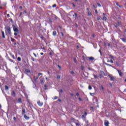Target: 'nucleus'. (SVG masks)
I'll list each match as a JSON object with an SVG mask.
<instances>
[{
    "label": "nucleus",
    "mask_w": 126,
    "mask_h": 126,
    "mask_svg": "<svg viewBox=\"0 0 126 126\" xmlns=\"http://www.w3.org/2000/svg\"><path fill=\"white\" fill-rule=\"evenodd\" d=\"M117 71H118L120 76H121V77L123 76V72H122V71L121 70H117Z\"/></svg>",
    "instance_id": "6"
},
{
    "label": "nucleus",
    "mask_w": 126,
    "mask_h": 126,
    "mask_svg": "<svg viewBox=\"0 0 126 126\" xmlns=\"http://www.w3.org/2000/svg\"><path fill=\"white\" fill-rule=\"evenodd\" d=\"M90 95H91V96H94V93H90Z\"/></svg>",
    "instance_id": "32"
},
{
    "label": "nucleus",
    "mask_w": 126,
    "mask_h": 126,
    "mask_svg": "<svg viewBox=\"0 0 126 126\" xmlns=\"http://www.w3.org/2000/svg\"><path fill=\"white\" fill-rule=\"evenodd\" d=\"M89 90H91V89H92V87H91V86H89Z\"/></svg>",
    "instance_id": "29"
},
{
    "label": "nucleus",
    "mask_w": 126,
    "mask_h": 126,
    "mask_svg": "<svg viewBox=\"0 0 126 126\" xmlns=\"http://www.w3.org/2000/svg\"><path fill=\"white\" fill-rule=\"evenodd\" d=\"M11 42H14V41H15V39L14 38H12V37H11Z\"/></svg>",
    "instance_id": "24"
},
{
    "label": "nucleus",
    "mask_w": 126,
    "mask_h": 126,
    "mask_svg": "<svg viewBox=\"0 0 126 126\" xmlns=\"http://www.w3.org/2000/svg\"><path fill=\"white\" fill-rule=\"evenodd\" d=\"M70 95L72 96H73V94H70Z\"/></svg>",
    "instance_id": "64"
},
{
    "label": "nucleus",
    "mask_w": 126,
    "mask_h": 126,
    "mask_svg": "<svg viewBox=\"0 0 126 126\" xmlns=\"http://www.w3.org/2000/svg\"><path fill=\"white\" fill-rule=\"evenodd\" d=\"M93 6L94 8H96V6H95L94 4V5H93Z\"/></svg>",
    "instance_id": "54"
},
{
    "label": "nucleus",
    "mask_w": 126,
    "mask_h": 126,
    "mask_svg": "<svg viewBox=\"0 0 126 126\" xmlns=\"http://www.w3.org/2000/svg\"><path fill=\"white\" fill-rule=\"evenodd\" d=\"M61 34H62V37H63V36H64L63 33L61 32Z\"/></svg>",
    "instance_id": "51"
},
{
    "label": "nucleus",
    "mask_w": 126,
    "mask_h": 126,
    "mask_svg": "<svg viewBox=\"0 0 126 126\" xmlns=\"http://www.w3.org/2000/svg\"><path fill=\"white\" fill-rule=\"evenodd\" d=\"M120 25H121V22H117V25H115L114 27H115V28H116V29H118V28L119 27H120Z\"/></svg>",
    "instance_id": "4"
},
{
    "label": "nucleus",
    "mask_w": 126,
    "mask_h": 126,
    "mask_svg": "<svg viewBox=\"0 0 126 126\" xmlns=\"http://www.w3.org/2000/svg\"><path fill=\"white\" fill-rule=\"evenodd\" d=\"M17 60H18L19 62H21V58H20V57H18Z\"/></svg>",
    "instance_id": "22"
},
{
    "label": "nucleus",
    "mask_w": 126,
    "mask_h": 126,
    "mask_svg": "<svg viewBox=\"0 0 126 126\" xmlns=\"http://www.w3.org/2000/svg\"><path fill=\"white\" fill-rule=\"evenodd\" d=\"M44 90H47V85H44Z\"/></svg>",
    "instance_id": "27"
},
{
    "label": "nucleus",
    "mask_w": 126,
    "mask_h": 126,
    "mask_svg": "<svg viewBox=\"0 0 126 126\" xmlns=\"http://www.w3.org/2000/svg\"><path fill=\"white\" fill-rule=\"evenodd\" d=\"M13 31H14V32H16L17 33L18 32V29H17V27H16V26L13 25Z\"/></svg>",
    "instance_id": "3"
},
{
    "label": "nucleus",
    "mask_w": 126,
    "mask_h": 126,
    "mask_svg": "<svg viewBox=\"0 0 126 126\" xmlns=\"http://www.w3.org/2000/svg\"><path fill=\"white\" fill-rule=\"evenodd\" d=\"M101 88L102 90H104V87H103V86H101Z\"/></svg>",
    "instance_id": "49"
},
{
    "label": "nucleus",
    "mask_w": 126,
    "mask_h": 126,
    "mask_svg": "<svg viewBox=\"0 0 126 126\" xmlns=\"http://www.w3.org/2000/svg\"><path fill=\"white\" fill-rule=\"evenodd\" d=\"M110 59H114V56L110 55Z\"/></svg>",
    "instance_id": "40"
},
{
    "label": "nucleus",
    "mask_w": 126,
    "mask_h": 126,
    "mask_svg": "<svg viewBox=\"0 0 126 126\" xmlns=\"http://www.w3.org/2000/svg\"><path fill=\"white\" fill-rule=\"evenodd\" d=\"M7 17H10V15H9V14H7Z\"/></svg>",
    "instance_id": "59"
},
{
    "label": "nucleus",
    "mask_w": 126,
    "mask_h": 126,
    "mask_svg": "<svg viewBox=\"0 0 126 126\" xmlns=\"http://www.w3.org/2000/svg\"><path fill=\"white\" fill-rule=\"evenodd\" d=\"M41 83H44V80H40Z\"/></svg>",
    "instance_id": "46"
},
{
    "label": "nucleus",
    "mask_w": 126,
    "mask_h": 126,
    "mask_svg": "<svg viewBox=\"0 0 126 126\" xmlns=\"http://www.w3.org/2000/svg\"><path fill=\"white\" fill-rule=\"evenodd\" d=\"M89 58V59L90 60V61H94V57H88Z\"/></svg>",
    "instance_id": "13"
},
{
    "label": "nucleus",
    "mask_w": 126,
    "mask_h": 126,
    "mask_svg": "<svg viewBox=\"0 0 126 126\" xmlns=\"http://www.w3.org/2000/svg\"><path fill=\"white\" fill-rule=\"evenodd\" d=\"M40 75H43V73H38V76H40Z\"/></svg>",
    "instance_id": "34"
},
{
    "label": "nucleus",
    "mask_w": 126,
    "mask_h": 126,
    "mask_svg": "<svg viewBox=\"0 0 126 126\" xmlns=\"http://www.w3.org/2000/svg\"><path fill=\"white\" fill-rule=\"evenodd\" d=\"M116 65H117V66H120V63L118 61L116 62Z\"/></svg>",
    "instance_id": "19"
},
{
    "label": "nucleus",
    "mask_w": 126,
    "mask_h": 126,
    "mask_svg": "<svg viewBox=\"0 0 126 126\" xmlns=\"http://www.w3.org/2000/svg\"><path fill=\"white\" fill-rule=\"evenodd\" d=\"M79 101H82V99H81V98H80V97H79Z\"/></svg>",
    "instance_id": "60"
},
{
    "label": "nucleus",
    "mask_w": 126,
    "mask_h": 126,
    "mask_svg": "<svg viewBox=\"0 0 126 126\" xmlns=\"http://www.w3.org/2000/svg\"><path fill=\"white\" fill-rule=\"evenodd\" d=\"M63 93V89H61L59 91V93Z\"/></svg>",
    "instance_id": "25"
},
{
    "label": "nucleus",
    "mask_w": 126,
    "mask_h": 126,
    "mask_svg": "<svg viewBox=\"0 0 126 126\" xmlns=\"http://www.w3.org/2000/svg\"><path fill=\"white\" fill-rule=\"evenodd\" d=\"M22 15V12L20 13V16H21Z\"/></svg>",
    "instance_id": "61"
},
{
    "label": "nucleus",
    "mask_w": 126,
    "mask_h": 126,
    "mask_svg": "<svg viewBox=\"0 0 126 126\" xmlns=\"http://www.w3.org/2000/svg\"><path fill=\"white\" fill-rule=\"evenodd\" d=\"M108 77L110 78L111 81H116V79H115V77L113 76V75H109Z\"/></svg>",
    "instance_id": "2"
},
{
    "label": "nucleus",
    "mask_w": 126,
    "mask_h": 126,
    "mask_svg": "<svg viewBox=\"0 0 126 126\" xmlns=\"http://www.w3.org/2000/svg\"><path fill=\"white\" fill-rule=\"evenodd\" d=\"M70 73H71V74H74V72L73 71H70Z\"/></svg>",
    "instance_id": "35"
},
{
    "label": "nucleus",
    "mask_w": 126,
    "mask_h": 126,
    "mask_svg": "<svg viewBox=\"0 0 126 126\" xmlns=\"http://www.w3.org/2000/svg\"><path fill=\"white\" fill-rule=\"evenodd\" d=\"M57 77V79H61V77L60 76V75H58Z\"/></svg>",
    "instance_id": "37"
},
{
    "label": "nucleus",
    "mask_w": 126,
    "mask_h": 126,
    "mask_svg": "<svg viewBox=\"0 0 126 126\" xmlns=\"http://www.w3.org/2000/svg\"><path fill=\"white\" fill-rule=\"evenodd\" d=\"M108 47H111V44L108 43Z\"/></svg>",
    "instance_id": "58"
},
{
    "label": "nucleus",
    "mask_w": 126,
    "mask_h": 126,
    "mask_svg": "<svg viewBox=\"0 0 126 126\" xmlns=\"http://www.w3.org/2000/svg\"><path fill=\"white\" fill-rule=\"evenodd\" d=\"M54 99H55V100L58 99V96H55Z\"/></svg>",
    "instance_id": "50"
},
{
    "label": "nucleus",
    "mask_w": 126,
    "mask_h": 126,
    "mask_svg": "<svg viewBox=\"0 0 126 126\" xmlns=\"http://www.w3.org/2000/svg\"><path fill=\"white\" fill-rule=\"evenodd\" d=\"M5 29L7 30V31L8 32V34H11V31L10 29V27H9V26H6L5 28Z\"/></svg>",
    "instance_id": "1"
},
{
    "label": "nucleus",
    "mask_w": 126,
    "mask_h": 126,
    "mask_svg": "<svg viewBox=\"0 0 126 126\" xmlns=\"http://www.w3.org/2000/svg\"><path fill=\"white\" fill-rule=\"evenodd\" d=\"M104 125L106 126H109V121L108 120H105L104 122Z\"/></svg>",
    "instance_id": "8"
},
{
    "label": "nucleus",
    "mask_w": 126,
    "mask_h": 126,
    "mask_svg": "<svg viewBox=\"0 0 126 126\" xmlns=\"http://www.w3.org/2000/svg\"><path fill=\"white\" fill-rule=\"evenodd\" d=\"M8 89H9L8 86H5V90H8Z\"/></svg>",
    "instance_id": "23"
},
{
    "label": "nucleus",
    "mask_w": 126,
    "mask_h": 126,
    "mask_svg": "<svg viewBox=\"0 0 126 126\" xmlns=\"http://www.w3.org/2000/svg\"><path fill=\"white\" fill-rule=\"evenodd\" d=\"M95 11L96 14L98 13V11H97V10H95Z\"/></svg>",
    "instance_id": "63"
},
{
    "label": "nucleus",
    "mask_w": 126,
    "mask_h": 126,
    "mask_svg": "<svg viewBox=\"0 0 126 126\" xmlns=\"http://www.w3.org/2000/svg\"><path fill=\"white\" fill-rule=\"evenodd\" d=\"M11 94L12 96H13V97H16V94H15V92H14V91H13L11 93Z\"/></svg>",
    "instance_id": "7"
},
{
    "label": "nucleus",
    "mask_w": 126,
    "mask_h": 126,
    "mask_svg": "<svg viewBox=\"0 0 126 126\" xmlns=\"http://www.w3.org/2000/svg\"><path fill=\"white\" fill-rule=\"evenodd\" d=\"M24 117L26 120H29L30 119L29 117L27 116V115H26V114L24 115Z\"/></svg>",
    "instance_id": "11"
},
{
    "label": "nucleus",
    "mask_w": 126,
    "mask_h": 126,
    "mask_svg": "<svg viewBox=\"0 0 126 126\" xmlns=\"http://www.w3.org/2000/svg\"><path fill=\"white\" fill-rule=\"evenodd\" d=\"M53 36H56V35H57V32L56 31H53Z\"/></svg>",
    "instance_id": "16"
},
{
    "label": "nucleus",
    "mask_w": 126,
    "mask_h": 126,
    "mask_svg": "<svg viewBox=\"0 0 126 126\" xmlns=\"http://www.w3.org/2000/svg\"><path fill=\"white\" fill-rule=\"evenodd\" d=\"M97 4L98 5V6H99V7H101V4L99 3H97Z\"/></svg>",
    "instance_id": "33"
},
{
    "label": "nucleus",
    "mask_w": 126,
    "mask_h": 126,
    "mask_svg": "<svg viewBox=\"0 0 126 126\" xmlns=\"http://www.w3.org/2000/svg\"><path fill=\"white\" fill-rule=\"evenodd\" d=\"M102 19L104 21H106V20H107V18L105 16H104L103 17Z\"/></svg>",
    "instance_id": "18"
},
{
    "label": "nucleus",
    "mask_w": 126,
    "mask_h": 126,
    "mask_svg": "<svg viewBox=\"0 0 126 126\" xmlns=\"http://www.w3.org/2000/svg\"><path fill=\"white\" fill-rule=\"evenodd\" d=\"M14 35L15 36H17L18 33H17V32H15V33H14Z\"/></svg>",
    "instance_id": "44"
},
{
    "label": "nucleus",
    "mask_w": 126,
    "mask_h": 126,
    "mask_svg": "<svg viewBox=\"0 0 126 126\" xmlns=\"http://www.w3.org/2000/svg\"><path fill=\"white\" fill-rule=\"evenodd\" d=\"M110 63H114V61H113V60H110Z\"/></svg>",
    "instance_id": "43"
},
{
    "label": "nucleus",
    "mask_w": 126,
    "mask_h": 126,
    "mask_svg": "<svg viewBox=\"0 0 126 126\" xmlns=\"http://www.w3.org/2000/svg\"><path fill=\"white\" fill-rule=\"evenodd\" d=\"M116 5H117V6H118L119 5V3H118L117 2H116Z\"/></svg>",
    "instance_id": "57"
},
{
    "label": "nucleus",
    "mask_w": 126,
    "mask_h": 126,
    "mask_svg": "<svg viewBox=\"0 0 126 126\" xmlns=\"http://www.w3.org/2000/svg\"><path fill=\"white\" fill-rule=\"evenodd\" d=\"M121 39H122V41H123V42H125V43H126V38H121Z\"/></svg>",
    "instance_id": "21"
},
{
    "label": "nucleus",
    "mask_w": 126,
    "mask_h": 126,
    "mask_svg": "<svg viewBox=\"0 0 126 126\" xmlns=\"http://www.w3.org/2000/svg\"><path fill=\"white\" fill-rule=\"evenodd\" d=\"M30 69H25V73H26V74H27V73H30Z\"/></svg>",
    "instance_id": "10"
},
{
    "label": "nucleus",
    "mask_w": 126,
    "mask_h": 126,
    "mask_svg": "<svg viewBox=\"0 0 126 126\" xmlns=\"http://www.w3.org/2000/svg\"><path fill=\"white\" fill-rule=\"evenodd\" d=\"M96 19H97V20H101V19L100 18V17H99V16L97 17Z\"/></svg>",
    "instance_id": "28"
},
{
    "label": "nucleus",
    "mask_w": 126,
    "mask_h": 126,
    "mask_svg": "<svg viewBox=\"0 0 126 126\" xmlns=\"http://www.w3.org/2000/svg\"><path fill=\"white\" fill-rule=\"evenodd\" d=\"M74 62L75 63H76L77 62H76V58H74Z\"/></svg>",
    "instance_id": "31"
},
{
    "label": "nucleus",
    "mask_w": 126,
    "mask_h": 126,
    "mask_svg": "<svg viewBox=\"0 0 126 126\" xmlns=\"http://www.w3.org/2000/svg\"><path fill=\"white\" fill-rule=\"evenodd\" d=\"M84 115H85V116H87V112H85Z\"/></svg>",
    "instance_id": "47"
},
{
    "label": "nucleus",
    "mask_w": 126,
    "mask_h": 126,
    "mask_svg": "<svg viewBox=\"0 0 126 126\" xmlns=\"http://www.w3.org/2000/svg\"><path fill=\"white\" fill-rule=\"evenodd\" d=\"M74 15L75 16V19H77L78 17V15H77V13H74Z\"/></svg>",
    "instance_id": "15"
},
{
    "label": "nucleus",
    "mask_w": 126,
    "mask_h": 126,
    "mask_svg": "<svg viewBox=\"0 0 126 126\" xmlns=\"http://www.w3.org/2000/svg\"><path fill=\"white\" fill-rule=\"evenodd\" d=\"M43 102H41L40 100L37 101V104L38 106H39V107H42V106H43Z\"/></svg>",
    "instance_id": "5"
},
{
    "label": "nucleus",
    "mask_w": 126,
    "mask_h": 126,
    "mask_svg": "<svg viewBox=\"0 0 126 126\" xmlns=\"http://www.w3.org/2000/svg\"><path fill=\"white\" fill-rule=\"evenodd\" d=\"M57 6V4H54L53 5H52V7H56Z\"/></svg>",
    "instance_id": "38"
},
{
    "label": "nucleus",
    "mask_w": 126,
    "mask_h": 126,
    "mask_svg": "<svg viewBox=\"0 0 126 126\" xmlns=\"http://www.w3.org/2000/svg\"><path fill=\"white\" fill-rule=\"evenodd\" d=\"M81 70H83V69H84V66H81Z\"/></svg>",
    "instance_id": "26"
},
{
    "label": "nucleus",
    "mask_w": 126,
    "mask_h": 126,
    "mask_svg": "<svg viewBox=\"0 0 126 126\" xmlns=\"http://www.w3.org/2000/svg\"><path fill=\"white\" fill-rule=\"evenodd\" d=\"M12 58L14 60H15V57H14V55H12Z\"/></svg>",
    "instance_id": "56"
},
{
    "label": "nucleus",
    "mask_w": 126,
    "mask_h": 126,
    "mask_svg": "<svg viewBox=\"0 0 126 126\" xmlns=\"http://www.w3.org/2000/svg\"><path fill=\"white\" fill-rule=\"evenodd\" d=\"M9 20H10V22H11V23H13V20H12V19H9Z\"/></svg>",
    "instance_id": "30"
},
{
    "label": "nucleus",
    "mask_w": 126,
    "mask_h": 126,
    "mask_svg": "<svg viewBox=\"0 0 126 126\" xmlns=\"http://www.w3.org/2000/svg\"><path fill=\"white\" fill-rule=\"evenodd\" d=\"M13 120H14V121H15V122H16V118L15 117H13Z\"/></svg>",
    "instance_id": "41"
},
{
    "label": "nucleus",
    "mask_w": 126,
    "mask_h": 126,
    "mask_svg": "<svg viewBox=\"0 0 126 126\" xmlns=\"http://www.w3.org/2000/svg\"><path fill=\"white\" fill-rule=\"evenodd\" d=\"M76 125L77 126H80V124L79 123H76Z\"/></svg>",
    "instance_id": "42"
},
{
    "label": "nucleus",
    "mask_w": 126,
    "mask_h": 126,
    "mask_svg": "<svg viewBox=\"0 0 126 126\" xmlns=\"http://www.w3.org/2000/svg\"><path fill=\"white\" fill-rule=\"evenodd\" d=\"M59 68H60L61 69V68H62V67L60 65H58Z\"/></svg>",
    "instance_id": "48"
},
{
    "label": "nucleus",
    "mask_w": 126,
    "mask_h": 126,
    "mask_svg": "<svg viewBox=\"0 0 126 126\" xmlns=\"http://www.w3.org/2000/svg\"><path fill=\"white\" fill-rule=\"evenodd\" d=\"M26 113V111L25 110V108H22V115H24Z\"/></svg>",
    "instance_id": "9"
},
{
    "label": "nucleus",
    "mask_w": 126,
    "mask_h": 126,
    "mask_svg": "<svg viewBox=\"0 0 126 126\" xmlns=\"http://www.w3.org/2000/svg\"><path fill=\"white\" fill-rule=\"evenodd\" d=\"M76 95V96H79V93H77Z\"/></svg>",
    "instance_id": "52"
},
{
    "label": "nucleus",
    "mask_w": 126,
    "mask_h": 126,
    "mask_svg": "<svg viewBox=\"0 0 126 126\" xmlns=\"http://www.w3.org/2000/svg\"><path fill=\"white\" fill-rule=\"evenodd\" d=\"M31 60H32V61H33V62H35V59H34V58L32 57Z\"/></svg>",
    "instance_id": "36"
},
{
    "label": "nucleus",
    "mask_w": 126,
    "mask_h": 126,
    "mask_svg": "<svg viewBox=\"0 0 126 126\" xmlns=\"http://www.w3.org/2000/svg\"><path fill=\"white\" fill-rule=\"evenodd\" d=\"M49 21L51 23H52V22H53V21H52V19H49Z\"/></svg>",
    "instance_id": "45"
},
{
    "label": "nucleus",
    "mask_w": 126,
    "mask_h": 126,
    "mask_svg": "<svg viewBox=\"0 0 126 126\" xmlns=\"http://www.w3.org/2000/svg\"><path fill=\"white\" fill-rule=\"evenodd\" d=\"M88 14L89 16H91V15H92V13H91V12H90L89 11H88Z\"/></svg>",
    "instance_id": "17"
},
{
    "label": "nucleus",
    "mask_w": 126,
    "mask_h": 126,
    "mask_svg": "<svg viewBox=\"0 0 126 126\" xmlns=\"http://www.w3.org/2000/svg\"><path fill=\"white\" fill-rule=\"evenodd\" d=\"M18 102L19 103H22V99L21 98H18Z\"/></svg>",
    "instance_id": "12"
},
{
    "label": "nucleus",
    "mask_w": 126,
    "mask_h": 126,
    "mask_svg": "<svg viewBox=\"0 0 126 126\" xmlns=\"http://www.w3.org/2000/svg\"><path fill=\"white\" fill-rule=\"evenodd\" d=\"M33 55L35 58H37V55H36V54L33 53Z\"/></svg>",
    "instance_id": "53"
},
{
    "label": "nucleus",
    "mask_w": 126,
    "mask_h": 126,
    "mask_svg": "<svg viewBox=\"0 0 126 126\" xmlns=\"http://www.w3.org/2000/svg\"><path fill=\"white\" fill-rule=\"evenodd\" d=\"M94 78H98V77L96 75H94Z\"/></svg>",
    "instance_id": "39"
},
{
    "label": "nucleus",
    "mask_w": 126,
    "mask_h": 126,
    "mask_svg": "<svg viewBox=\"0 0 126 126\" xmlns=\"http://www.w3.org/2000/svg\"><path fill=\"white\" fill-rule=\"evenodd\" d=\"M10 62H11V63H13V60L11 59H9Z\"/></svg>",
    "instance_id": "55"
},
{
    "label": "nucleus",
    "mask_w": 126,
    "mask_h": 126,
    "mask_svg": "<svg viewBox=\"0 0 126 126\" xmlns=\"http://www.w3.org/2000/svg\"><path fill=\"white\" fill-rule=\"evenodd\" d=\"M104 63L106 65H108V66H113L112 65L108 64V63Z\"/></svg>",
    "instance_id": "20"
},
{
    "label": "nucleus",
    "mask_w": 126,
    "mask_h": 126,
    "mask_svg": "<svg viewBox=\"0 0 126 126\" xmlns=\"http://www.w3.org/2000/svg\"><path fill=\"white\" fill-rule=\"evenodd\" d=\"M1 33H2V38H3L4 39L5 38V36H4V32L2 31Z\"/></svg>",
    "instance_id": "14"
},
{
    "label": "nucleus",
    "mask_w": 126,
    "mask_h": 126,
    "mask_svg": "<svg viewBox=\"0 0 126 126\" xmlns=\"http://www.w3.org/2000/svg\"><path fill=\"white\" fill-rule=\"evenodd\" d=\"M82 118H83V119H84V118H85V115H82Z\"/></svg>",
    "instance_id": "62"
}]
</instances>
